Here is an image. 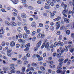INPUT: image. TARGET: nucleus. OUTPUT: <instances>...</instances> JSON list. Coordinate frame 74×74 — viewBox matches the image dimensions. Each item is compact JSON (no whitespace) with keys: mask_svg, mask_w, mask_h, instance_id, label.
Instances as JSON below:
<instances>
[{"mask_svg":"<svg viewBox=\"0 0 74 74\" xmlns=\"http://www.w3.org/2000/svg\"><path fill=\"white\" fill-rule=\"evenodd\" d=\"M26 56L27 58H29V57H30V53H28L26 55Z\"/></svg>","mask_w":74,"mask_h":74,"instance_id":"nucleus-44","label":"nucleus"},{"mask_svg":"<svg viewBox=\"0 0 74 74\" xmlns=\"http://www.w3.org/2000/svg\"><path fill=\"white\" fill-rule=\"evenodd\" d=\"M60 22L59 21L56 23V25L57 26V27H56V29L57 30H58L60 27Z\"/></svg>","mask_w":74,"mask_h":74,"instance_id":"nucleus-4","label":"nucleus"},{"mask_svg":"<svg viewBox=\"0 0 74 74\" xmlns=\"http://www.w3.org/2000/svg\"><path fill=\"white\" fill-rule=\"evenodd\" d=\"M26 48L24 49L25 51H26L27 52V51H29V47H26Z\"/></svg>","mask_w":74,"mask_h":74,"instance_id":"nucleus-35","label":"nucleus"},{"mask_svg":"<svg viewBox=\"0 0 74 74\" xmlns=\"http://www.w3.org/2000/svg\"><path fill=\"white\" fill-rule=\"evenodd\" d=\"M49 63L50 64H53V61H50L49 62Z\"/></svg>","mask_w":74,"mask_h":74,"instance_id":"nucleus-53","label":"nucleus"},{"mask_svg":"<svg viewBox=\"0 0 74 74\" xmlns=\"http://www.w3.org/2000/svg\"><path fill=\"white\" fill-rule=\"evenodd\" d=\"M41 41H39L37 44L36 47L38 48H40V47L41 46Z\"/></svg>","mask_w":74,"mask_h":74,"instance_id":"nucleus-7","label":"nucleus"},{"mask_svg":"<svg viewBox=\"0 0 74 74\" xmlns=\"http://www.w3.org/2000/svg\"><path fill=\"white\" fill-rule=\"evenodd\" d=\"M36 56V57L38 58H40V56L39 55H38V54H36V55H33L34 56Z\"/></svg>","mask_w":74,"mask_h":74,"instance_id":"nucleus-48","label":"nucleus"},{"mask_svg":"<svg viewBox=\"0 0 74 74\" xmlns=\"http://www.w3.org/2000/svg\"><path fill=\"white\" fill-rule=\"evenodd\" d=\"M23 60H26L27 59V57L26 56H24L22 58Z\"/></svg>","mask_w":74,"mask_h":74,"instance_id":"nucleus-40","label":"nucleus"},{"mask_svg":"<svg viewBox=\"0 0 74 74\" xmlns=\"http://www.w3.org/2000/svg\"><path fill=\"white\" fill-rule=\"evenodd\" d=\"M3 63L4 64H7L8 63V62H6L5 60H3Z\"/></svg>","mask_w":74,"mask_h":74,"instance_id":"nucleus-55","label":"nucleus"},{"mask_svg":"<svg viewBox=\"0 0 74 74\" xmlns=\"http://www.w3.org/2000/svg\"><path fill=\"white\" fill-rule=\"evenodd\" d=\"M69 49V48L68 47V46H66L65 47L64 51L65 52H67L68 51Z\"/></svg>","mask_w":74,"mask_h":74,"instance_id":"nucleus-20","label":"nucleus"},{"mask_svg":"<svg viewBox=\"0 0 74 74\" xmlns=\"http://www.w3.org/2000/svg\"><path fill=\"white\" fill-rule=\"evenodd\" d=\"M70 52H71V53L72 52H74V48H71L70 49Z\"/></svg>","mask_w":74,"mask_h":74,"instance_id":"nucleus-26","label":"nucleus"},{"mask_svg":"<svg viewBox=\"0 0 74 74\" xmlns=\"http://www.w3.org/2000/svg\"><path fill=\"white\" fill-rule=\"evenodd\" d=\"M41 36H42V34L41 33H39L37 36L38 38H41Z\"/></svg>","mask_w":74,"mask_h":74,"instance_id":"nucleus-19","label":"nucleus"},{"mask_svg":"<svg viewBox=\"0 0 74 74\" xmlns=\"http://www.w3.org/2000/svg\"><path fill=\"white\" fill-rule=\"evenodd\" d=\"M13 15L14 16H16L17 14H16V13L14 12L13 13Z\"/></svg>","mask_w":74,"mask_h":74,"instance_id":"nucleus-63","label":"nucleus"},{"mask_svg":"<svg viewBox=\"0 0 74 74\" xmlns=\"http://www.w3.org/2000/svg\"><path fill=\"white\" fill-rule=\"evenodd\" d=\"M17 30L18 32H21V30H22V29L21 27H18L17 29Z\"/></svg>","mask_w":74,"mask_h":74,"instance_id":"nucleus-31","label":"nucleus"},{"mask_svg":"<svg viewBox=\"0 0 74 74\" xmlns=\"http://www.w3.org/2000/svg\"><path fill=\"white\" fill-rule=\"evenodd\" d=\"M48 72L49 73H51V72H52V70L50 69H49L48 70Z\"/></svg>","mask_w":74,"mask_h":74,"instance_id":"nucleus-52","label":"nucleus"},{"mask_svg":"<svg viewBox=\"0 0 74 74\" xmlns=\"http://www.w3.org/2000/svg\"><path fill=\"white\" fill-rule=\"evenodd\" d=\"M3 28H2L0 30V34H4V32L3 30Z\"/></svg>","mask_w":74,"mask_h":74,"instance_id":"nucleus-13","label":"nucleus"},{"mask_svg":"<svg viewBox=\"0 0 74 74\" xmlns=\"http://www.w3.org/2000/svg\"><path fill=\"white\" fill-rule=\"evenodd\" d=\"M15 42L14 41H12L10 43V46L12 47H14V46H15Z\"/></svg>","mask_w":74,"mask_h":74,"instance_id":"nucleus-9","label":"nucleus"},{"mask_svg":"<svg viewBox=\"0 0 74 74\" xmlns=\"http://www.w3.org/2000/svg\"><path fill=\"white\" fill-rule=\"evenodd\" d=\"M63 63V62H60L58 64L59 66H59V67H62Z\"/></svg>","mask_w":74,"mask_h":74,"instance_id":"nucleus-24","label":"nucleus"},{"mask_svg":"<svg viewBox=\"0 0 74 74\" xmlns=\"http://www.w3.org/2000/svg\"><path fill=\"white\" fill-rule=\"evenodd\" d=\"M11 1H12L14 4H16L18 3V0H10Z\"/></svg>","mask_w":74,"mask_h":74,"instance_id":"nucleus-6","label":"nucleus"},{"mask_svg":"<svg viewBox=\"0 0 74 74\" xmlns=\"http://www.w3.org/2000/svg\"><path fill=\"white\" fill-rule=\"evenodd\" d=\"M53 21H56V22H58L59 21V18H56L54 19L53 20Z\"/></svg>","mask_w":74,"mask_h":74,"instance_id":"nucleus-57","label":"nucleus"},{"mask_svg":"<svg viewBox=\"0 0 74 74\" xmlns=\"http://www.w3.org/2000/svg\"><path fill=\"white\" fill-rule=\"evenodd\" d=\"M49 42H47L46 44H45V47L47 48V47H49Z\"/></svg>","mask_w":74,"mask_h":74,"instance_id":"nucleus-17","label":"nucleus"},{"mask_svg":"<svg viewBox=\"0 0 74 74\" xmlns=\"http://www.w3.org/2000/svg\"><path fill=\"white\" fill-rule=\"evenodd\" d=\"M18 37L19 38H22V34H18Z\"/></svg>","mask_w":74,"mask_h":74,"instance_id":"nucleus-41","label":"nucleus"},{"mask_svg":"<svg viewBox=\"0 0 74 74\" xmlns=\"http://www.w3.org/2000/svg\"><path fill=\"white\" fill-rule=\"evenodd\" d=\"M40 69L41 70H45V68L43 66H41L40 67Z\"/></svg>","mask_w":74,"mask_h":74,"instance_id":"nucleus-36","label":"nucleus"},{"mask_svg":"<svg viewBox=\"0 0 74 74\" xmlns=\"http://www.w3.org/2000/svg\"><path fill=\"white\" fill-rule=\"evenodd\" d=\"M26 33L27 34H29L30 33V31L29 30H27L26 31Z\"/></svg>","mask_w":74,"mask_h":74,"instance_id":"nucleus-37","label":"nucleus"},{"mask_svg":"<svg viewBox=\"0 0 74 74\" xmlns=\"http://www.w3.org/2000/svg\"><path fill=\"white\" fill-rule=\"evenodd\" d=\"M49 27V26L48 25H46L45 26V28L46 29H48Z\"/></svg>","mask_w":74,"mask_h":74,"instance_id":"nucleus-51","label":"nucleus"},{"mask_svg":"<svg viewBox=\"0 0 74 74\" xmlns=\"http://www.w3.org/2000/svg\"><path fill=\"white\" fill-rule=\"evenodd\" d=\"M64 49H62L61 50V53L62 54L64 52Z\"/></svg>","mask_w":74,"mask_h":74,"instance_id":"nucleus-61","label":"nucleus"},{"mask_svg":"<svg viewBox=\"0 0 74 74\" xmlns=\"http://www.w3.org/2000/svg\"><path fill=\"white\" fill-rule=\"evenodd\" d=\"M19 47H20L19 44H17L16 45V47L17 48H19Z\"/></svg>","mask_w":74,"mask_h":74,"instance_id":"nucleus-43","label":"nucleus"},{"mask_svg":"<svg viewBox=\"0 0 74 74\" xmlns=\"http://www.w3.org/2000/svg\"><path fill=\"white\" fill-rule=\"evenodd\" d=\"M50 30L51 31H53V30H54V27L53 26L50 27Z\"/></svg>","mask_w":74,"mask_h":74,"instance_id":"nucleus-25","label":"nucleus"},{"mask_svg":"<svg viewBox=\"0 0 74 74\" xmlns=\"http://www.w3.org/2000/svg\"><path fill=\"white\" fill-rule=\"evenodd\" d=\"M69 14H74V11H70L69 12Z\"/></svg>","mask_w":74,"mask_h":74,"instance_id":"nucleus-59","label":"nucleus"},{"mask_svg":"<svg viewBox=\"0 0 74 74\" xmlns=\"http://www.w3.org/2000/svg\"><path fill=\"white\" fill-rule=\"evenodd\" d=\"M30 46V43H28L25 46L26 48H29Z\"/></svg>","mask_w":74,"mask_h":74,"instance_id":"nucleus-29","label":"nucleus"},{"mask_svg":"<svg viewBox=\"0 0 74 74\" xmlns=\"http://www.w3.org/2000/svg\"><path fill=\"white\" fill-rule=\"evenodd\" d=\"M39 26L40 27H43V24L42 23H40L39 24Z\"/></svg>","mask_w":74,"mask_h":74,"instance_id":"nucleus-45","label":"nucleus"},{"mask_svg":"<svg viewBox=\"0 0 74 74\" xmlns=\"http://www.w3.org/2000/svg\"><path fill=\"white\" fill-rule=\"evenodd\" d=\"M23 36L24 38H26L27 37V35L26 34H24Z\"/></svg>","mask_w":74,"mask_h":74,"instance_id":"nucleus-16","label":"nucleus"},{"mask_svg":"<svg viewBox=\"0 0 74 74\" xmlns=\"http://www.w3.org/2000/svg\"><path fill=\"white\" fill-rule=\"evenodd\" d=\"M45 47V43H44L42 46L41 47V49H42V48H44V47Z\"/></svg>","mask_w":74,"mask_h":74,"instance_id":"nucleus-58","label":"nucleus"},{"mask_svg":"<svg viewBox=\"0 0 74 74\" xmlns=\"http://www.w3.org/2000/svg\"><path fill=\"white\" fill-rule=\"evenodd\" d=\"M8 69H9L8 68L4 67L3 68V69L4 70H5V71H7L8 70Z\"/></svg>","mask_w":74,"mask_h":74,"instance_id":"nucleus-32","label":"nucleus"},{"mask_svg":"<svg viewBox=\"0 0 74 74\" xmlns=\"http://www.w3.org/2000/svg\"><path fill=\"white\" fill-rule=\"evenodd\" d=\"M35 34H36V32L34 31L32 32V36H34V35H35Z\"/></svg>","mask_w":74,"mask_h":74,"instance_id":"nucleus-46","label":"nucleus"},{"mask_svg":"<svg viewBox=\"0 0 74 74\" xmlns=\"http://www.w3.org/2000/svg\"><path fill=\"white\" fill-rule=\"evenodd\" d=\"M7 55L8 56H9L10 57L11 56V53H7Z\"/></svg>","mask_w":74,"mask_h":74,"instance_id":"nucleus-54","label":"nucleus"},{"mask_svg":"<svg viewBox=\"0 0 74 74\" xmlns=\"http://www.w3.org/2000/svg\"><path fill=\"white\" fill-rule=\"evenodd\" d=\"M62 35H60L59 36L58 40L59 41L62 40Z\"/></svg>","mask_w":74,"mask_h":74,"instance_id":"nucleus-23","label":"nucleus"},{"mask_svg":"<svg viewBox=\"0 0 74 74\" xmlns=\"http://www.w3.org/2000/svg\"><path fill=\"white\" fill-rule=\"evenodd\" d=\"M63 60H64V59H63V58H61L59 59V60H58V61L60 62H61L62 63H63Z\"/></svg>","mask_w":74,"mask_h":74,"instance_id":"nucleus-27","label":"nucleus"},{"mask_svg":"<svg viewBox=\"0 0 74 74\" xmlns=\"http://www.w3.org/2000/svg\"><path fill=\"white\" fill-rule=\"evenodd\" d=\"M68 60H69V58L66 59L65 60H64V63H67Z\"/></svg>","mask_w":74,"mask_h":74,"instance_id":"nucleus-33","label":"nucleus"},{"mask_svg":"<svg viewBox=\"0 0 74 74\" xmlns=\"http://www.w3.org/2000/svg\"><path fill=\"white\" fill-rule=\"evenodd\" d=\"M56 34L57 35H60V31L57 32L56 33Z\"/></svg>","mask_w":74,"mask_h":74,"instance_id":"nucleus-56","label":"nucleus"},{"mask_svg":"<svg viewBox=\"0 0 74 74\" xmlns=\"http://www.w3.org/2000/svg\"><path fill=\"white\" fill-rule=\"evenodd\" d=\"M57 69L58 70L56 71L57 73H59V74L62 73V71L60 70H62V68L60 67L59 66H58L57 67Z\"/></svg>","mask_w":74,"mask_h":74,"instance_id":"nucleus-2","label":"nucleus"},{"mask_svg":"<svg viewBox=\"0 0 74 74\" xmlns=\"http://www.w3.org/2000/svg\"><path fill=\"white\" fill-rule=\"evenodd\" d=\"M64 26H63L60 27V29L61 30H64Z\"/></svg>","mask_w":74,"mask_h":74,"instance_id":"nucleus-50","label":"nucleus"},{"mask_svg":"<svg viewBox=\"0 0 74 74\" xmlns=\"http://www.w3.org/2000/svg\"><path fill=\"white\" fill-rule=\"evenodd\" d=\"M12 60L14 61H16L18 60V58H12Z\"/></svg>","mask_w":74,"mask_h":74,"instance_id":"nucleus-47","label":"nucleus"},{"mask_svg":"<svg viewBox=\"0 0 74 74\" xmlns=\"http://www.w3.org/2000/svg\"><path fill=\"white\" fill-rule=\"evenodd\" d=\"M21 16L23 18H26V17H27V16H26V14L24 13H22L21 14Z\"/></svg>","mask_w":74,"mask_h":74,"instance_id":"nucleus-5","label":"nucleus"},{"mask_svg":"<svg viewBox=\"0 0 74 74\" xmlns=\"http://www.w3.org/2000/svg\"><path fill=\"white\" fill-rule=\"evenodd\" d=\"M66 10H64L62 12V14H66Z\"/></svg>","mask_w":74,"mask_h":74,"instance_id":"nucleus-49","label":"nucleus"},{"mask_svg":"<svg viewBox=\"0 0 74 74\" xmlns=\"http://www.w3.org/2000/svg\"><path fill=\"white\" fill-rule=\"evenodd\" d=\"M67 8V5L65 4L64 6V10H66V8Z\"/></svg>","mask_w":74,"mask_h":74,"instance_id":"nucleus-62","label":"nucleus"},{"mask_svg":"<svg viewBox=\"0 0 74 74\" xmlns=\"http://www.w3.org/2000/svg\"><path fill=\"white\" fill-rule=\"evenodd\" d=\"M38 48L37 47H35L34 49V51L35 52H36V51H37V50H38Z\"/></svg>","mask_w":74,"mask_h":74,"instance_id":"nucleus-21","label":"nucleus"},{"mask_svg":"<svg viewBox=\"0 0 74 74\" xmlns=\"http://www.w3.org/2000/svg\"><path fill=\"white\" fill-rule=\"evenodd\" d=\"M49 6H50V5H49V3H46L44 8L46 9H49L50 8Z\"/></svg>","mask_w":74,"mask_h":74,"instance_id":"nucleus-3","label":"nucleus"},{"mask_svg":"<svg viewBox=\"0 0 74 74\" xmlns=\"http://www.w3.org/2000/svg\"><path fill=\"white\" fill-rule=\"evenodd\" d=\"M45 37V35L44 34H42V36H41V38L42 39H43Z\"/></svg>","mask_w":74,"mask_h":74,"instance_id":"nucleus-42","label":"nucleus"},{"mask_svg":"<svg viewBox=\"0 0 74 74\" xmlns=\"http://www.w3.org/2000/svg\"><path fill=\"white\" fill-rule=\"evenodd\" d=\"M5 23L7 25H10V23H9L7 21H5Z\"/></svg>","mask_w":74,"mask_h":74,"instance_id":"nucleus-38","label":"nucleus"},{"mask_svg":"<svg viewBox=\"0 0 74 74\" xmlns=\"http://www.w3.org/2000/svg\"><path fill=\"white\" fill-rule=\"evenodd\" d=\"M69 19H67V18H65L64 19V22H66V23H69Z\"/></svg>","mask_w":74,"mask_h":74,"instance_id":"nucleus-10","label":"nucleus"},{"mask_svg":"<svg viewBox=\"0 0 74 74\" xmlns=\"http://www.w3.org/2000/svg\"><path fill=\"white\" fill-rule=\"evenodd\" d=\"M12 51V50L11 49H8L7 50V53H10Z\"/></svg>","mask_w":74,"mask_h":74,"instance_id":"nucleus-30","label":"nucleus"},{"mask_svg":"<svg viewBox=\"0 0 74 74\" xmlns=\"http://www.w3.org/2000/svg\"><path fill=\"white\" fill-rule=\"evenodd\" d=\"M22 2L23 4H26V0H22Z\"/></svg>","mask_w":74,"mask_h":74,"instance_id":"nucleus-39","label":"nucleus"},{"mask_svg":"<svg viewBox=\"0 0 74 74\" xmlns=\"http://www.w3.org/2000/svg\"><path fill=\"white\" fill-rule=\"evenodd\" d=\"M22 57V55L21 54H19L18 55V58H21Z\"/></svg>","mask_w":74,"mask_h":74,"instance_id":"nucleus-60","label":"nucleus"},{"mask_svg":"<svg viewBox=\"0 0 74 74\" xmlns=\"http://www.w3.org/2000/svg\"><path fill=\"white\" fill-rule=\"evenodd\" d=\"M31 16H32L33 18L37 20V19H38V16L37 15H31Z\"/></svg>","mask_w":74,"mask_h":74,"instance_id":"nucleus-11","label":"nucleus"},{"mask_svg":"<svg viewBox=\"0 0 74 74\" xmlns=\"http://www.w3.org/2000/svg\"><path fill=\"white\" fill-rule=\"evenodd\" d=\"M17 63L18 64H22V61L21 60H18L17 61Z\"/></svg>","mask_w":74,"mask_h":74,"instance_id":"nucleus-15","label":"nucleus"},{"mask_svg":"<svg viewBox=\"0 0 74 74\" xmlns=\"http://www.w3.org/2000/svg\"><path fill=\"white\" fill-rule=\"evenodd\" d=\"M10 69L11 70L10 72L11 73H16V71L14 70L15 68L14 67H10Z\"/></svg>","mask_w":74,"mask_h":74,"instance_id":"nucleus-1","label":"nucleus"},{"mask_svg":"<svg viewBox=\"0 0 74 74\" xmlns=\"http://www.w3.org/2000/svg\"><path fill=\"white\" fill-rule=\"evenodd\" d=\"M10 25L12 26H16V23L14 22H11L10 23Z\"/></svg>","mask_w":74,"mask_h":74,"instance_id":"nucleus-8","label":"nucleus"},{"mask_svg":"<svg viewBox=\"0 0 74 74\" xmlns=\"http://www.w3.org/2000/svg\"><path fill=\"white\" fill-rule=\"evenodd\" d=\"M26 70V68L25 67H23L22 68L21 71L22 72H25Z\"/></svg>","mask_w":74,"mask_h":74,"instance_id":"nucleus-18","label":"nucleus"},{"mask_svg":"<svg viewBox=\"0 0 74 74\" xmlns=\"http://www.w3.org/2000/svg\"><path fill=\"white\" fill-rule=\"evenodd\" d=\"M5 42H3L2 43V46H4L5 45Z\"/></svg>","mask_w":74,"mask_h":74,"instance_id":"nucleus-64","label":"nucleus"},{"mask_svg":"<svg viewBox=\"0 0 74 74\" xmlns=\"http://www.w3.org/2000/svg\"><path fill=\"white\" fill-rule=\"evenodd\" d=\"M28 64V61H25L24 62L23 64L24 66H26V65H27Z\"/></svg>","mask_w":74,"mask_h":74,"instance_id":"nucleus-22","label":"nucleus"},{"mask_svg":"<svg viewBox=\"0 0 74 74\" xmlns=\"http://www.w3.org/2000/svg\"><path fill=\"white\" fill-rule=\"evenodd\" d=\"M31 26L33 27H35L36 26V24L34 22H33L31 23Z\"/></svg>","mask_w":74,"mask_h":74,"instance_id":"nucleus-12","label":"nucleus"},{"mask_svg":"<svg viewBox=\"0 0 74 74\" xmlns=\"http://www.w3.org/2000/svg\"><path fill=\"white\" fill-rule=\"evenodd\" d=\"M66 34H68V35H69L70 34V31L69 30H67L66 32Z\"/></svg>","mask_w":74,"mask_h":74,"instance_id":"nucleus-28","label":"nucleus"},{"mask_svg":"<svg viewBox=\"0 0 74 74\" xmlns=\"http://www.w3.org/2000/svg\"><path fill=\"white\" fill-rule=\"evenodd\" d=\"M31 65L32 66H33V67H37V64L34 62L32 63Z\"/></svg>","mask_w":74,"mask_h":74,"instance_id":"nucleus-14","label":"nucleus"},{"mask_svg":"<svg viewBox=\"0 0 74 74\" xmlns=\"http://www.w3.org/2000/svg\"><path fill=\"white\" fill-rule=\"evenodd\" d=\"M42 57H40L38 59V61H41V60H42Z\"/></svg>","mask_w":74,"mask_h":74,"instance_id":"nucleus-34","label":"nucleus"}]
</instances>
